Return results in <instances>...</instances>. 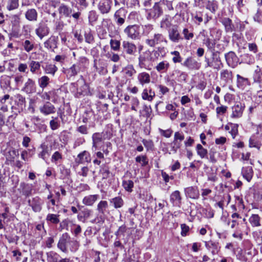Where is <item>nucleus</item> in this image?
Listing matches in <instances>:
<instances>
[{"label":"nucleus","instance_id":"27","mask_svg":"<svg viewBox=\"0 0 262 262\" xmlns=\"http://www.w3.org/2000/svg\"><path fill=\"white\" fill-rule=\"evenodd\" d=\"M170 201L174 206L180 207L182 202V196L179 190H176L171 193L170 196Z\"/></svg>","mask_w":262,"mask_h":262},{"label":"nucleus","instance_id":"47","mask_svg":"<svg viewBox=\"0 0 262 262\" xmlns=\"http://www.w3.org/2000/svg\"><path fill=\"white\" fill-rule=\"evenodd\" d=\"M50 83V79L47 76H42L38 79L39 86L43 90L47 87Z\"/></svg>","mask_w":262,"mask_h":262},{"label":"nucleus","instance_id":"14","mask_svg":"<svg viewBox=\"0 0 262 262\" xmlns=\"http://www.w3.org/2000/svg\"><path fill=\"white\" fill-rule=\"evenodd\" d=\"M220 78L223 86H226L227 84L232 81L233 74L232 71L227 69L222 70L220 72Z\"/></svg>","mask_w":262,"mask_h":262},{"label":"nucleus","instance_id":"39","mask_svg":"<svg viewBox=\"0 0 262 262\" xmlns=\"http://www.w3.org/2000/svg\"><path fill=\"white\" fill-rule=\"evenodd\" d=\"M103 141L102 133H95L92 135V149L97 148L98 144Z\"/></svg>","mask_w":262,"mask_h":262},{"label":"nucleus","instance_id":"3","mask_svg":"<svg viewBox=\"0 0 262 262\" xmlns=\"http://www.w3.org/2000/svg\"><path fill=\"white\" fill-rule=\"evenodd\" d=\"M145 42L148 46L154 48L158 45H167L168 40L163 34L155 32L146 38Z\"/></svg>","mask_w":262,"mask_h":262},{"label":"nucleus","instance_id":"4","mask_svg":"<svg viewBox=\"0 0 262 262\" xmlns=\"http://www.w3.org/2000/svg\"><path fill=\"white\" fill-rule=\"evenodd\" d=\"M124 32L128 38L138 39L140 37V27L137 25L128 26L124 29Z\"/></svg>","mask_w":262,"mask_h":262},{"label":"nucleus","instance_id":"45","mask_svg":"<svg viewBox=\"0 0 262 262\" xmlns=\"http://www.w3.org/2000/svg\"><path fill=\"white\" fill-rule=\"evenodd\" d=\"M242 173L244 178H245L248 182H250L253 177V170L251 167L248 166L243 168Z\"/></svg>","mask_w":262,"mask_h":262},{"label":"nucleus","instance_id":"2","mask_svg":"<svg viewBox=\"0 0 262 262\" xmlns=\"http://www.w3.org/2000/svg\"><path fill=\"white\" fill-rule=\"evenodd\" d=\"M108 204L106 201H100L97 205L96 210L98 214L96 217L90 222L92 224L103 222L106 213H109L107 210Z\"/></svg>","mask_w":262,"mask_h":262},{"label":"nucleus","instance_id":"41","mask_svg":"<svg viewBox=\"0 0 262 262\" xmlns=\"http://www.w3.org/2000/svg\"><path fill=\"white\" fill-rule=\"evenodd\" d=\"M206 8L212 13L215 14L219 8L218 2L215 0L208 1L206 4Z\"/></svg>","mask_w":262,"mask_h":262},{"label":"nucleus","instance_id":"22","mask_svg":"<svg viewBox=\"0 0 262 262\" xmlns=\"http://www.w3.org/2000/svg\"><path fill=\"white\" fill-rule=\"evenodd\" d=\"M75 161L78 164L90 163L91 161V155L89 151L84 150L77 155Z\"/></svg>","mask_w":262,"mask_h":262},{"label":"nucleus","instance_id":"18","mask_svg":"<svg viewBox=\"0 0 262 262\" xmlns=\"http://www.w3.org/2000/svg\"><path fill=\"white\" fill-rule=\"evenodd\" d=\"M226 61L228 66L234 68L238 62V58L233 52L230 51L225 55Z\"/></svg>","mask_w":262,"mask_h":262},{"label":"nucleus","instance_id":"48","mask_svg":"<svg viewBox=\"0 0 262 262\" xmlns=\"http://www.w3.org/2000/svg\"><path fill=\"white\" fill-rule=\"evenodd\" d=\"M47 262H58L60 255L53 251L47 253Z\"/></svg>","mask_w":262,"mask_h":262},{"label":"nucleus","instance_id":"10","mask_svg":"<svg viewBox=\"0 0 262 262\" xmlns=\"http://www.w3.org/2000/svg\"><path fill=\"white\" fill-rule=\"evenodd\" d=\"M150 52H145L142 55L139 56V67L141 69H145L146 70H150L149 62L152 61L150 59Z\"/></svg>","mask_w":262,"mask_h":262},{"label":"nucleus","instance_id":"63","mask_svg":"<svg viewBox=\"0 0 262 262\" xmlns=\"http://www.w3.org/2000/svg\"><path fill=\"white\" fill-rule=\"evenodd\" d=\"M84 36L85 41L86 42L90 44H92L94 42V37L90 31L85 32Z\"/></svg>","mask_w":262,"mask_h":262},{"label":"nucleus","instance_id":"20","mask_svg":"<svg viewBox=\"0 0 262 262\" xmlns=\"http://www.w3.org/2000/svg\"><path fill=\"white\" fill-rule=\"evenodd\" d=\"M184 193L187 198L192 199H198L200 196L197 186H190L184 189Z\"/></svg>","mask_w":262,"mask_h":262},{"label":"nucleus","instance_id":"64","mask_svg":"<svg viewBox=\"0 0 262 262\" xmlns=\"http://www.w3.org/2000/svg\"><path fill=\"white\" fill-rule=\"evenodd\" d=\"M110 46L113 50L117 51L120 49V42L118 40L112 39L110 40Z\"/></svg>","mask_w":262,"mask_h":262},{"label":"nucleus","instance_id":"11","mask_svg":"<svg viewBox=\"0 0 262 262\" xmlns=\"http://www.w3.org/2000/svg\"><path fill=\"white\" fill-rule=\"evenodd\" d=\"M35 32L38 37L40 39H42L44 37L48 35L50 32V29L47 24L41 21L37 25Z\"/></svg>","mask_w":262,"mask_h":262},{"label":"nucleus","instance_id":"30","mask_svg":"<svg viewBox=\"0 0 262 262\" xmlns=\"http://www.w3.org/2000/svg\"><path fill=\"white\" fill-rule=\"evenodd\" d=\"M172 20L173 17L169 15H165L161 20L160 28L167 30L170 29L173 26L172 25Z\"/></svg>","mask_w":262,"mask_h":262},{"label":"nucleus","instance_id":"56","mask_svg":"<svg viewBox=\"0 0 262 262\" xmlns=\"http://www.w3.org/2000/svg\"><path fill=\"white\" fill-rule=\"evenodd\" d=\"M59 215L49 213L47 215L46 220L52 224H57L59 222Z\"/></svg>","mask_w":262,"mask_h":262},{"label":"nucleus","instance_id":"16","mask_svg":"<svg viewBox=\"0 0 262 262\" xmlns=\"http://www.w3.org/2000/svg\"><path fill=\"white\" fill-rule=\"evenodd\" d=\"M123 53L128 55H135L137 52V47L135 43L124 40L122 42Z\"/></svg>","mask_w":262,"mask_h":262},{"label":"nucleus","instance_id":"37","mask_svg":"<svg viewBox=\"0 0 262 262\" xmlns=\"http://www.w3.org/2000/svg\"><path fill=\"white\" fill-rule=\"evenodd\" d=\"M137 79L141 85H144L150 83V76L145 72H141L138 75Z\"/></svg>","mask_w":262,"mask_h":262},{"label":"nucleus","instance_id":"53","mask_svg":"<svg viewBox=\"0 0 262 262\" xmlns=\"http://www.w3.org/2000/svg\"><path fill=\"white\" fill-rule=\"evenodd\" d=\"M99 173L101 174L102 179H106L110 177V171L108 167L105 165L100 166Z\"/></svg>","mask_w":262,"mask_h":262},{"label":"nucleus","instance_id":"31","mask_svg":"<svg viewBox=\"0 0 262 262\" xmlns=\"http://www.w3.org/2000/svg\"><path fill=\"white\" fill-rule=\"evenodd\" d=\"M21 47L25 51L30 53L36 48V45L34 41L25 39L21 42Z\"/></svg>","mask_w":262,"mask_h":262},{"label":"nucleus","instance_id":"23","mask_svg":"<svg viewBox=\"0 0 262 262\" xmlns=\"http://www.w3.org/2000/svg\"><path fill=\"white\" fill-rule=\"evenodd\" d=\"M245 108V105L238 103L232 107V114L231 117L233 118H238L242 116Z\"/></svg>","mask_w":262,"mask_h":262},{"label":"nucleus","instance_id":"13","mask_svg":"<svg viewBox=\"0 0 262 262\" xmlns=\"http://www.w3.org/2000/svg\"><path fill=\"white\" fill-rule=\"evenodd\" d=\"M28 202L29 206L32 208L33 211L39 212L41 210L43 201L39 196L32 198L29 199Z\"/></svg>","mask_w":262,"mask_h":262},{"label":"nucleus","instance_id":"60","mask_svg":"<svg viewBox=\"0 0 262 262\" xmlns=\"http://www.w3.org/2000/svg\"><path fill=\"white\" fill-rule=\"evenodd\" d=\"M70 247V250L72 252H76L79 248V243L76 241L70 238V241L69 244Z\"/></svg>","mask_w":262,"mask_h":262},{"label":"nucleus","instance_id":"35","mask_svg":"<svg viewBox=\"0 0 262 262\" xmlns=\"http://www.w3.org/2000/svg\"><path fill=\"white\" fill-rule=\"evenodd\" d=\"M114 18L117 25H122L125 22L124 10L120 9L117 10L114 14Z\"/></svg>","mask_w":262,"mask_h":262},{"label":"nucleus","instance_id":"62","mask_svg":"<svg viewBox=\"0 0 262 262\" xmlns=\"http://www.w3.org/2000/svg\"><path fill=\"white\" fill-rule=\"evenodd\" d=\"M88 18L90 24H92L97 21L98 19V15L95 10H91L89 12Z\"/></svg>","mask_w":262,"mask_h":262},{"label":"nucleus","instance_id":"42","mask_svg":"<svg viewBox=\"0 0 262 262\" xmlns=\"http://www.w3.org/2000/svg\"><path fill=\"white\" fill-rule=\"evenodd\" d=\"M5 7L9 11L16 10L19 7V0H7Z\"/></svg>","mask_w":262,"mask_h":262},{"label":"nucleus","instance_id":"61","mask_svg":"<svg viewBox=\"0 0 262 262\" xmlns=\"http://www.w3.org/2000/svg\"><path fill=\"white\" fill-rule=\"evenodd\" d=\"M202 16L203 14L201 12H196L195 14L192 15V19L194 22L198 25H200L203 21Z\"/></svg>","mask_w":262,"mask_h":262},{"label":"nucleus","instance_id":"19","mask_svg":"<svg viewBox=\"0 0 262 262\" xmlns=\"http://www.w3.org/2000/svg\"><path fill=\"white\" fill-rule=\"evenodd\" d=\"M112 5L111 0H100L98 5V9L101 13L107 14L110 11Z\"/></svg>","mask_w":262,"mask_h":262},{"label":"nucleus","instance_id":"25","mask_svg":"<svg viewBox=\"0 0 262 262\" xmlns=\"http://www.w3.org/2000/svg\"><path fill=\"white\" fill-rule=\"evenodd\" d=\"M22 90L27 94L35 93L36 90L35 81L31 78H28Z\"/></svg>","mask_w":262,"mask_h":262},{"label":"nucleus","instance_id":"51","mask_svg":"<svg viewBox=\"0 0 262 262\" xmlns=\"http://www.w3.org/2000/svg\"><path fill=\"white\" fill-rule=\"evenodd\" d=\"M29 67L30 68V72L32 74H36L40 70L41 64L38 61L32 60L29 63Z\"/></svg>","mask_w":262,"mask_h":262},{"label":"nucleus","instance_id":"50","mask_svg":"<svg viewBox=\"0 0 262 262\" xmlns=\"http://www.w3.org/2000/svg\"><path fill=\"white\" fill-rule=\"evenodd\" d=\"M39 148L41 150L38 154V157L44 161H46V155H49L48 146L44 144H41Z\"/></svg>","mask_w":262,"mask_h":262},{"label":"nucleus","instance_id":"57","mask_svg":"<svg viewBox=\"0 0 262 262\" xmlns=\"http://www.w3.org/2000/svg\"><path fill=\"white\" fill-rule=\"evenodd\" d=\"M122 186L125 190L128 192H132L134 187V182L132 180H123Z\"/></svg>","mask_w":262,"mask_h":262},{"label":"nucleus","instance_id":"44","mask_svg":"<svg viewBox=\"0 0 262 262\" xmlns=\"http://www.w3.org/2000/svg\"><path fill=\"white\" fill-rule=\"evenodd\" d=\"M110 203L116 209L122 207L124 205V201L121 197L116 196L109 200Z\"/></svg>","mask_w":262,"mask_h":262},{"label":"nucleus","instance_id":"1","mask_svg":"<svg viewBox=\"0 0 262 262\" xmlns=\"http://www.w3.org/2000/svg\"><path fill=\"white\" fill-rule=\"evenodd\" d=\"M211 53V58L205 57V68H212L219 71L223 67L219 52L212 51Z\"/></svg>","mask_w":262,"mask_h":262},{"label":"nucleus","instance_id":"26","mask_svg":"<svg viewBox=\"0 0 262 262\" xmlns=\"http://www.w3.org/2000/svg\"><path fill=\"white\" fill-rule=\"evenodd\" d=\"M12 100L13 98L9 94H5L0 97V103L2 105L1 110L4 112H7L8 111L7 103L11 104Z\"/></svg>","mask_w":262,"mask_h":262},{"label":"nucleus","instance_id":"32","mask_svg":"<svg viewBox=\"0 0 262 262\" xmlns=\"http://www.w3.org/2000/svg\"><path fill=\"white\" fill-rule=\"evenodd\" d=\"M41 67L45 73L54 76L58 70V68L53 64L46 62L41 65Z\"/></svg>","mask_w":262,"mask_h":262},{"label":"nucleus","instance_id":"52","mask_svg":"<svg viewBox=\"0 0 262 262\" xmlns=\"http://www.w3.org/2000/svg\"><path fill=\"white\" fill-rule=\"evenodd\" d=\"M196 149L198 155L201 158H208V151L206 149L204 148L202 145H201L200 144H197L196 146Z\"/></svg>","mask_w":262,"mask_h":262},{"label":"nucleus","instance_id":"46","mask_svg":"<svg viewBox=\"0 0 262 262\" xmlns=\"http://www.w3.org/2000/svg\"><path fill=\"white\" fill-rule=\"evenodd\" d=\"M45 48L53 51L57 48V41L54 37H50L44 42Z\"/></svg>","mask_w":262,"mask_h":262},{"label":"nucleus","instance_id":"40","mask_svg":"<svg viewBox=\"0 0 262 262\" xmlns=\"http://www.w3.org/2000/svg\"><path fill=\"white\" fill-rule=\"evenodd\" d=\"M261 218L258 214H252L249 218V222L253 227H258L261 226Z\"/></svg>","mask_w":262,"mask_h":262},{"label":"nucleus","instance_id":"58","mask_svg":"<svg viewBox=\"0 0 262 262\" xmlns=\"http://www.w3.org/2000/svg\"><path fill=\"white\" fill-rule=\"evenodd\" d=\"M253 80L254 82L259 84V86L261 88L262 84V72L260 69L258 71L256 70L253 76Z\"/></svg>","mask_w":262,"mask_h":262},{"label":"nucleus","instance_id":"59","mask_svg":"<svg viewBox=\"0 0 262 262\" xmlns=\"http://www.w3.org/2000/svg\"><path fill=\"white\" fill-rule=\"evenodd\" d=\"M135 160L136 162L141 163L142 166H145L148 164V160L146 155L138 156Z\"/></svg>","mask_w":262,"mask_h":262},{"label":"nucleus","instance_id":"15","mask_svg":"<svg viewBox=\"0 0 262 262\" xmlns=\"http://www.w3.org/2000/svg\"><path fill=\"white\" fill-rule=\"evenodd\" d=\"M80 67L78 64H73L69 68H63L62 72L68 79L75 77L80 72Z\"/></svg>","mask_w":262,"mask_h":262},{"label":"nucleus","instance_id":"7","mask_svg":"<svg viewBox=\"0 0 262 262\" xmlns=\"http://www.w3.org/2000/svg\"><path fill=\"white\" fill-rule=\"evenodd\" d=\"M168 35L170 40L174 43H178L183 39L178 29V26L173 25L172 27L168 30Z\"/></svg>","mask_w":262,"mask_h":262},{"label":"nucleus","instance_id":"5","mask_svg":"<svg viewBox=\"0 0 262 262\" xmlns=\"http://www.w3.org/2000/svg\"><path fill=\"white\" fill-rule=\"evenodd\" d=\"M70 238L71 236L67 232L63 233L61 237H60L57 244V248L62 252L68 253L67 245H69Z\"/></svg>","mask_w":262,"mask_h":262},{"label":"nucleus","instance_id":"9","mask_svg":"<svg viewBox=\"0 0 262 262\" xmlns=\"http://www.w3.org/2000/svg\"><path fill=\"white\" fill-rule=\"evenodd\" d=\"M188 76L186 72L179 69H174L170 74V77L172 78L173 80L181 83L186 82Z\"/></svg>","mask_w":262,"mask_h":262},{"label":"nucleus","instance_id":"55","mask_svg":"<svg viewBox=\"0 0 262 262\" xmlns=\"http://www.w3.org/2000/svg\"><path fill=\"white\" fill-rule=\"evenodd\" d=\"M154 28L153 25L150 24L146 25L143 27V34L147 36V38L154 34Z\"/></svg>","mask_w":262,"mask_h":262},{"label":"nucleus","instance_id":"54","mask_svg":"<svg viewBox=\"0 0 262 262\" xmlns=\"http://www.w3.org/2000/svg\"><path fill=\"white\" fill-rule=\"evenodd\" d=\"M204 43L208 49L212 52L214 51V47L215 45V39L211 40L209 37H207L203 40Z\"/></svg>","mask_w":262,"mask_h":262},{"label":"nucleus","instance_id":"24","mask_svg":"<svg viewBox=\"0 0 262 262\" xmlns=\"http://www.w3.org/2000/svg\"><path fill=\"white\" fill-rule=\"evenodd\" d=\"M39 111L41 113L47 116L55 113L56 108L51 103L47 101L39 107Z\"/></svg>","mask_w":262,"mask_h":262},{"label":"nucleus","instance_id":"21","mask_svg":"<svg viewBox=\"0 0 262 262\" xmlns=\"http://www.w3.org/2000/svg\"><path fill=\"white\" fill-rule=\"evenodd\" d=\"M72 84L75 86L78 87L77 88V92L75 94L76 97H79L81 95H85L87 94L88 85L84 81L82 82L78 81L76 83H74Z\"/></svg>","mask_w":262,"mask_h":262},{"label":"nucleus","instance_id":"38","mask_svg":"<svg viewBox=\"0 0 262 262\" xmlns=\"http://www.w3.org/2000/svg\"><path fill=\"white\" fill-rule=\"evenodd\" d=\"M237 86L241 89H244L247 86L250 85V81L249 79L246 77H244L239 74L236 75Z\"/></svg>","mask_w":262,"mask_h":262},{"label":"nucleus","instance_id":"8","mask_svg":"<svg viewBox=\"0 0 262 262\" xmlns=\"http://www.w3.org/2000/svg\"><path fill=\"white\" fill-rule=\"evenodd\" d=\"M163 13V10L159 3H156L154 6L148 11L147 18L148 19H156Z\"/></svg>","mask_w":262,"mask_h":262},{"label":"nucleus","instance_id":"17","mask_svg":"<svg viewBox=\"0 0 262 262\" xmlns=\"http://www.w3.org/2000/svg\"><path fill=\"white\" fill-rule=\"evenodd\" d=\"M204 244L206 249L213 255L217 254L220 251L221 247L218 242L210 240L205 241Z\"/></svg>","mask_w":262,"mask_h":262},{"label":"nucleus","instance_id":"29","mask_svg":"<svg viewBox=\"0 0 262 262\" xmlns=\"http://www.w3.org/2000/svg\"><path fill=\"white\" fill-rule=\"evenodd\" d=\"M18 190L24 195L28 196L30 195L32 191V186L25 182H21L20 184Z\"/></svg>","mask_w":262,"mask_h":262},{"label":"nucleus","instance_id":"28","mask_svg":"<svg viewBox=\"0 0 262 262\" xmlns=\"http://www.w3.org/2000/svg\"><path fill=\"white\" fill-rule=\"evenodd\" d=\"M38 12L34 8L27 9L25 13V18L29 21H37L38 20Z\"/></svg>","mask_w":262,"mask_h":262},{"label":"nucleus","instance_id":"12","mask_svg":"<svg viewBox=\"0 0 262 262\" xmlns=\"http://www.w3.org/2000/svg\"><path fill=\"white\" fill-rule=\"evenodd\" d=\"M184 139V135L182 132H177L174 133V139L171 143V150L174 153L177 152L178 149L182 146V142Z\"/></svg>","mask_w":262,"mask_h":262},{"label":"nucleus","instance_id":"34","mask_svg":"<svg viewBox=\"0 0 262 262\" xmlns=\"http://www.w3.org/2000/svg\"><path fill=\"white\" fill-rule=\"evenodd\" d=\"M59 13L66 17H71L72 13V9L66 5L65 4H61L58 8Z\"/></svg>","mask_w":262,"mask_h":262},{"label":"nucleus","instance_id":"43","mask_svg":"<svg viewBox=\"0 0 262 262\" xmlns=\"http://www.w3.org/2000/svg\"><path fill=\"white\" fill-rule=\"evenodd\" d=\"M169 63L167 61H162L159 62L155 67L156 70L160 73H164L167 72L169 68Z\"/></svg>","mask_w":262,"mask_h":262},{"label":"nucleus","instance_id":"49","mask_svg":"<svg viewBox=\"0 0 262 262\" xmlns=\"http://www.w3.org/2000/svg\"><path fill=\"white\" fill-rule=\"evenodd\" d=\"M222 24L225 28L226 32H232L234 26L232 23V20L229 18H224L222 21Z\"/></svg>","mask_w":262,"mask_h":262},{"label":"nucleus","instance_id":"36","mask_svg":"<svg viewBox=\"0 0 262 262\" xmlns=\"http://www.w3.org/2000/svg\"><path fill=\"white\" fill-rule=\"evenodd\" d=\"M149 55L152 61H155L157 60L161 55L162 57L164 56V48L163 47H158L157 49L150 52Z\"/></svg>","mask_w":262,"mask_h":262},{"label":"nucleus","instance_id":"33","mask_svg":"<svg viewBox=\"0 0 262 262\" xmlns=\"http://www.w3.org/2000/svg\"><path fill=\"white\" fill-rule=\"evenodd\" d=\"M99 199V194L88 195L83 198L82 203L86 206H92Z\"/></svg>","mask_w":262,"mask_h":262},{"label":"nucleus","instance_id":"6","mask_svg":"<svg viewBox=\"0 0 262 262\" xmlns=\"http://www.w3.org/2000/svg\"><path fill=\"white\" fill-rule=\"evenodd\" d=\"M181 65L189 70H198L201 67V63L191 56L188 57Z\"/></svg>","mask_w":262,"mask_h":262}]
</instances>
